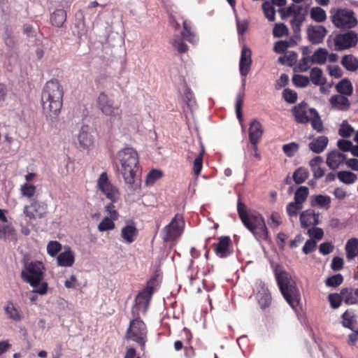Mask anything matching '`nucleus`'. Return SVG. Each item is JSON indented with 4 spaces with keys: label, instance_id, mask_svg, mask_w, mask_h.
<instances>
[{
    "label": "nucleus",
    "instance_id": "nucleus-56",
    "mask_svg": "<svg viewBox=\"0 0 358 358\" xmlns=\"http://www.w3.org/2000/svg\"><path fill=\"white\" fill-rule=\"evenodd\" d=\"M303 208V204L299 205L296 201H292L287 206L286 210L289 217H296L298 211Z\"/></svg>",
    "mask_w": 358,
    "mask_h": 358
},
{
    "label": "nucleus",
    "instance_id": "nucleus-9",
    "mask_svg": "<svg viewBox=\"0 0 358 358\" xmlns=\"http://www.w3.org/2000/svg\"><path fill=\"white\" fill-rule=\"evenodd\" d=\"M156 278H152L148 282L147 286L136 296L135 305L131 309L133 317L139 316V312L145 313L149 306L150 299L154 292V287L156 285Z\"/></svg>",
    "mask_w": 358,
    "mask_h": 358
},
{
    "label": "nucleus",
    "instance_id": "nucleus-61",
    "mask_svg": "<svg viewBox=\"0 0 358 358\" xmlns=\"http://www.w3.org/2000/svg\"><path fill=\"white\" fill-rule=\"evenodd\" d=\"M311 57H303L299 62V69L301 72L307 71L312 64Z\"/></svg>",
    "mask_w": 358,
    "mask_h": 358
},
{
    "label": "nucleus",
    "instance_id": "nucleus-51",
    "mask_svg": "<svg viewBox=\"0 0 358 358\" xmlns=\"http://www.w3.org/2000/svg\"><path fill=\"white\" fill-rule=\"evenodd\" d=\"M292 83L296 87L303 88L308 85L310 79L306 76L296 74L292 77Z\"/></svg>",
    "mask_w": 358,
    "mask_h": 358
},
{
    "label": "nucleus",
    "instance_id": "nucleus-37",
    "mask_svg": "<svg viewBox=\"0 0 358 358\" xmlns=\"http://www.w3.org/2000/svg\"><path fill=\"white\" fill-rule=\"evenodd\" d=\"M309 79L313 84L317 86H323L326 83V79L323 77L322 71L319 67L311 69Z\"/></svg>",
    "mask_w": 358,
    "mask_h": 358
},
{
    "label": "nucleus",
    "instance_id": "nucleus-28",
    "mask_svg": "<svg viewBox=\"0 0 358 358\" xmlns=\"http://www.w3.org/2000/svg\"><path fill=\"white\" fill-rule=\"evenodd\" d=\"M0 238L17 241V232L11 223L0 224Z\"/></svg>",
    "mask_w": 358,
    "mask_h": 358
},
{
    "label": "nucleus",
    "instance_id": "nucleus-54",
    "mask_svg": "<svg viewBox=\"0 0 358 358\" xmlns=\"http://www.w3.org/2000/svg\"><path fill=\"white\" fill-rule=\"evenodd\" d=\"M62 250V244L57 241H51L48 243L47 252L51 257H55Z\"/></svg>",
    "mask_w": 358,
    "mask_h": 358
},
{
    "label": "nucleus",
    "instance_id": "nucleus-41",
    "mask_svg": "<svg viewBox=\"0 0 358 358\" xmlns=\"http://www.w3.org/2000/svg\"><path fill=\"white\" fill-rule=\"evenodd\" d=\"M328 55L326 48H318L311 56V61L313 64H323L325 63Z\"/></svg>",
    "mask_w": 358,
    "mask_h": 358
},
{
    "label": "nucleus",
    "instance_id": "nucleus-10",
    "mask_svg": "<svg viewBox=\"0 0 358 358\" xmlns=\"http://www.w3.org/2000/svg\"><path fill=\"white\" fill-rule=\"evenodd\" d=\"M182 25L183 31L180 33V36H174L171 41L173 47L177 50L179 53H185L188 50V47L184 43L183 38L192 44H196L198 41L197 36L193 31H192L191 23L187 20H184L182 22Z\"/></svg>",
    "mask_w": 358,
    "mask_h": 358
},
{
    "label": "nucleus",
    "instance_id": "nucleus-1",
    "mask_svg": "<svg viewBox=\"0 0 358 358\" xmlns=\"http://www.w3.org/2000/svg\"><path fill=\"white\" fill-rule=\"evenodd\" d=\"M64 92L59 82L56 79L48 81L41 93V103L45 115L55 119L62 107Z\"/></svg>",
    "mask_w": 358,
    "mask_h": 358
},
{
    "label": "nucleus",
    "instance_id": "nucleus-26",
    "mask_svg": "<svg viewBox=\"0 0 358 358\" xmlns=\"http://www.w3.org/2000/svg\"><path fill=\"white\" fill-rule=\"evenodd\" d=\"M329 102L333 108L339 110H347L350 107V103L347 96L343 94L331 96Z\"/></svg>",
    "mask_w": 358,
    "mask_h": 358
},
{
    "label": "nucleus",
    "instance_id": "nucleus-6",
    "mask_svg": "<svg viewBox=\"0 0 358 358\" xmlns=\"http://www.w3.org/2000/svg\"><path fill=\"white\" fill-rule=\"evenodd\" d=\"M148 329L144 322L139 316L134 317L130 321L129 326L125 334L127 340L138 343L141 348H144L147 342Z\"/></svg>",
    "mask_w": 358,
    "mask_h": 358
},
{
    "label": "nucleus",
    "instance_id": "nucleus-63",
    "mask_svg": "<svg viewBox=\"0 0 358 358\" xmlns=\"http://www.w3.org/2000/svg\"><path fill=\"white\" fill-rule=\"evenodd\" d=\"M353 144L349 140L340 139L337 141V147L343 152H351Z\"/></svg>",
    "mask_w": 358,
    "mask_h": 358
},
{
    "label": "nucleus",
    "instance_id": "nucleus-33",
    "mask_svg": "<svg viewBox=\"0 0 358 358\" xmlns=\"http://www.w3.org/2000/svg\"><path fill=\"white\" fill-rule=\"evenodd\" d=\"M309 113L311 116L309 122L311 124L312 128L317 131V132L322 133L324 131V126L318 112L314 108H309Z\"/></svg>",
    "mask_w": 358,
    "mask_h": 358
},
{
    "label": "nucleus",
    "instance_id": "nucleus-58",
    "mask_svg": "<svg viewBox=\"0 0 358 358\" xmlns=\"http://www.w3.org/2000/svg\"><path fill=\"white\" fill-rule=\"evenodd\" d=\"M20 190L22 196L31 198L35 194L36 186L26 182L21 186Z\"/></svg>",
    "mask_w": 358,
    "mask_h": 358
},
{
    "label": "nucleus",
    "instance_id": "nucleus-53",
    "mask_svg": "<svg viewBox=\"0 0 358 358\" xmlns=\"http://www.w3.org/2000/svg\"><path fill=\"white\" fill-rule=\"evenodd\" d=\"M113 220L111 217H105L99 224L98 230L99 231H106L113 229L115 228Z\"/></svg>",
    "mask_w": 358,
    "mask_h": 358
},
{
    "label": "nucleus",
    "instance_id": "nucleus-46",
    "mask_svg": "<svg viewBox=\"0 0 358 358\" xmlns=\"http://www.w3.org/2000/svg\"><path fill=\"white\" fill-rule=\"evenodd\" d=\"M274 5L268 1H266L262 4V9L264 10L265 17L270 22H273L275 19V10Z\"/></svg>",
    "mask_w": 358,
    "mask_h": 358
},
{
    "label": "nucleus",
    "instance_id": "nucleus-45",
    "mask_svg": "<svg viewBox=\"0 0 358 358\" xmlns=\"http://www.w3.org/2000/svg\"><path fill=\"white\" fill-rule=\"evenodd\" d=\"M331 197L327 195L318 194L315 196L312 201V205L316 204L320 208L328 209L330 207Z\"/></svg>",
    "mask_w": 358,
    "mask_h": 358
},
{
    "label": "nucleus",
    "instance_id": "nucleus-38",
    "mask_svg": "<svg viewBox=\"0 0 358 358\" xmlns=\"http://www.w3.org/2000/svg\"><path fill=\"white\" fill-rule=\"evenodd\" d=\"M336 90L340 94L350 96L353 92V86L348 78H344L336 84Z\"/></svg>",
    "mask_w": 358,
    "mask_h": 358
},
{
    "label": "nucleus",
    "instance_id": "nucleus-14",
    "mask_svg": "<svg viewBox=\"0 0 358 358\" xmlns=\"http://www.w3.org/2000/svg\"><path fill=\"white\" fill-rule=\"evenodd\" d=\"M99 189L112 202H116L120 197L118 189L109 181L107 173L103 172L97 181Z\"/></svg>",
    "mask_w": 358,
    "mask_h": 358
},
{
    "label": "nucleus",
    "instance_id": "nucleus-2",
    "mask_svg": "<svg viewBox=\"0 0 358 358\" xmlns=\"http://www.w3.org/2000/svg\"><path fill=\"white\" fill-rule=\"evenodd\" d=\"M237 211L239 217L245 226L259 242L268 239V231L262 215L257 212H248L238 195Z\"/></svg>",
    "mask_w": 358,
    "mask_h": 358
},
{
    "label": "nucleus",
    "instance_id": "nucleus-40",
    "mask_svg": "<svg viewBox=\"0 0 358 358\" xmlns=\"http://www.w3.org/2000/svg\"><path fill=\"white\" fill-rule=\"evenodd\" d=\"M343 320L342 324L344 327L354 331L355 329V324L356 322L355 315L352 310H347L341 315Z\"/></svg>",
    "mask_w": 358,
    "mask_h": 358
},
{
    "label": "nucleus",
    "instance_id": "nucleus-35",
    "mask_svg": "<svg viewBox=\"0 0 358 358\" xmlns=\"http://www.w3.org/2000/svg\"><path fill=\"white\" fill-rule=\"evenodd\" d=\"M341 64L347 71L355 72L358 69V59L353 55H345L342 57Z\"/></svg>",
    "mask_w": 358,
    "mask_h": 358
},
{
    "label": "nucleus",
    "instance_id": "nucleus-30",
    "mask_svg": "<svg viewBox=\"0 0 358 358\" xmlns=\"http://www.w3.org/2000/svg\"><path fill=\"white\" fill-rule=\"evenodd\" d=\"M78 141L80 148L85 149L93 143L92 135L88 132V126L84 125L81 127L78 134Z\"/></svg>",
    "mask_w": 358,
    "mask_h": 358
},
{
    "label": "nucleus",
    "instance_id": "nucleus-34",
    "mask_svg": "<svg viewBox=\"0 0 358 358\" xmlns=\"http://www.w3.org/2000/svg\"><path fill=\"white\" fill-rule=\"evenodd\" d=\"M3 308L7 316L10 320L19 322L22 319V313L15 306L12 301H7Z\"/></svg>",
    "mask_w": 358,
    "mask_h": 358
},
{
    "label": "nucleus",
    "instance_id": "nucleus-62",
    "mask_svg": "<svg viewBox=\"0 0 358 358\" xmlns=\"http://www.w3.org/2000/svg\"><path fill=\"white\" fill-rule=\"evenodd\" d=\"M162 172L157 169H153L149 172L146 178L148 185L153 184L157 180L162 177Z\"/></svg>",
    "mask_w": 358,
    "mask_h": 358
},
{
    "label": "nucleus",
    "instance_id": "nucleus-42",
    "mask_svg": "<svg viewBox=\"0 0 358 358\" xmlns=\"http://www.w3.org/2000/svg\"><path fill=\"white\" fill-rule=\"evenodd\" d=\"M310 18L316 22H323L327 19V14L325 10L318 6L313 7L310 11Z\"/></svg>",
    "mask_w": 358,
    "mask_h": 358
},
{
    "label": "nucleus",
    "instance_id": "nucleus-7",
    "mask_svg": "<svg viewBox=\"0 0 358 358\" xmlns=\"http://www.w3.org/2000/svg\"><path fill=\"white\" fill-rule=\"evenodd\" d=\"M45 266L40 261H33L24 264V268L21 272L22 279L32 287H36L43 280Z\"/></svg>",
    "mask_w": 358,
    "mask_h": 358
},
{
    "label": "nucleus",
    "instance_id": "nucleus-49",
    "mask_svg": "<svg viewBox=\"0 0 358 358\" xmlns=\"http://www.w3.org/2000/svg\"><path fill=\"white\" fill-rule=\"evenodd\" d=\"M289 29L284 23H276L273 29V35L275 38L287 36Z\"/></svg>",
    "mask_w": 358,
    "mask_h": 358
},
{
    "label": "nucleus",
    "instance_id": "nucleus-12",
    "mask_svg": "<svg viewBox=\"0 0 358 358\" xmlns=\"http://www.w3.org/2000/svg\"><path fill=\"white\" fill-rule=\"evenodd\" d=\"M358 43V34L352 30L338 34L334 38V48L336 51H343L355 47Z\"/></svg>",
    "mask_w": 358,
    "mask_h": 358
},
{
    "label": "nucleus",
    "instance_id": "nucleus-17",
    "mask_svg": "<svg viewBox=\"0 0 358 358\" xmlns=\"http://www.w3.org/2000/svg\"><path fill=\"white\" fill-rule=\"evenodd\" d=\"M327 34V29L322 25H309L306 29L307 38L313 45L321 43Z\"/></svg>",
    "mask_w": 358,
    "mask_h": 358
},
{
    "label": "nucleus",
    "instance_id": "nucleus-47",
    "mask_svg": "<svg viewBox=\"0 0 358 358\" xmlns=\"http://www.w3.org/2000/svg\"><path fill=\"white\" fill-rule=\"evenodd\" d=\"M309 194V189L306 186L299 187L294 194V201L299 203V205L306 200Z\"/></svg>",
    "mask_w": 358,
    "mask_h": 358
},
{
    "label": "nucleus",
    "instance_id": "nucleus-29",
    "mask_svg": "<svg viewBox=\"0 0 358 358\" xmlns=\"http://www.w3.org/2000/svg\"><path fill=\"white\" fill-rule=\"evenodd\" d=\"M343 301L348 305L358 303V288L345 287L341 290Z\"/></svg>",
    "mask_w": 358,
    "mask_h": 358
},
{
    "label": "nucleus",
    "instance_id": "nucleus-52",
    "mask_svg": "<svg viewBox=\"0 0 358 358\" xmlns=\"http://www.w3.org/2000/svg\"><path fill=\"white\" fill-rule=\"evenodd\" d=\"M299 149V145L295 142H292L282 145V151L288 157H293Z\"/></svg>",
    "mask_w": 358,
    "mask_h": 358
},
{
    "label": "nucleus",
    "instance_id": "nucleus-32",
    "mask_svg": "<svg viewBox=\"0 0 358 358\" xmlns=\"http://www.w3.org/2000/svg\"><path fill=\"white\" fill-rule=\"evenodd\" d=\"M323 159L320 156H315L309 162L311 171L315 179L321 178L324 176V170L321 167Z\"/></svg>",
    "mask_w": 358,
    "mask_h": 358
},
{
    "label": "nucleus",
    "instance_id": "nucleus-48",
    "mask_svg": "<svg viewBox=\"0 0 358 358\" xmlns=\"http://www.w3.org/2000/svg\"><path fill=\"white\" fill-rule=\"evenodd\" d=\"M298 55L296 52L292 51L288 55L281 56L278 58V62L282 64H285L288 66L294 65L297 60Z\"/></svg>",
    "mask_w": 358,
    "mask_h": 358
},
{
    "label": "nucleus",
    "instance_id": "nucleus-11",
    "mask_svg": "<svg viewBox=\"0 0 358 358\" xmlns=\"http://www.w3.org/2000/svg\"><path fill=\"white\" fill-rule=\"evenodd\" d=\"M185 224L183 215L179 213L176 214L169 224L163 229L164 241L168 242L178 238L183 233Z\"/></svg>",
    "mask_w": 358,
    "mask_h": 358
},
{
    "label": "nucleus",
    "instance_id": "nucleus-13",
    "mask_svg": "<svg viewBox=\"0 0 358 358\" xmlns=\"http://www.w3.org/2000/svg\"><path fill=\"white\" fill-rule=\"evenodd\" d=\"M96 103L99 109L105 115L110 116L114 119L120 118L122 111L120 107L114 106L113 100L109 99L105 93L102 92L99 94Z\"/></svg>",
    "mask_w": 358,
    "mask_h": 358
},
{
    "label": "nucleus",
    "instance_id": "nucleus-18",
    "mask_svg": "<svg viewBox=\"0 0 358 358\" xmlns=\"http://www.w3.org/2000/svg\"><path fill=\"white\" fill-rule=\"evenodd\" d=\"M251 55V50L246 46H243L241 50L239 62V71L241 76L243 77H246L250 71V66L252 64Z\"/></svg>",
    "mask_w": 358,
    "mask_h": 358
},
{
    "label": "nucleus",
    "instance_id": "nucleus-64",
    "mask_svg": "<svg viewBox=\"0 0 358 358\" xmlns=\"http://www.w3.org/2000/svg\"><path fill=\"white\" fill-rule=\"evenodd\" d=\"M269 225L272 228H278L281 224V217L278 212H273L270 216Z\"/></svg>",
    "mask_w": 358,
    "mask_h": 358
},
{
    "label": "nucleus",
    "instance_id": "nucleus-43",
    "mask_svg": "<svg viewBox=\"0 0 358 358\" xmlns=\"http://www.w3.org/2000/svg\"><path fill=\"white\" fill-rule=\"evenodd\" d=\"M337 177L341 182L347 185L353 184L357 179V174L348 171L338 172Z\"/></svg>",
    "mask_w": 358,
    "mask_h": 358
},
{
    "label": "nucleus",
    "instance_id": "nucleus-20",
    "mask_svg": "<svg viewBox=\"0 0 358 358\" xmlns=\"http://www.w3.org/2000/svg\"><path fill=\"white\" fill-rule=\"evenodd\" d=\"M292 112L295 117V120L300 124H306L309 122L310 117H311L309 113L308 104L302 101L300 103L294 106Z\"/></svg>",
    "mask_w": 358,
    "mask_h": 358
},
{
    "label": "nucleus",
    "instance_id": "nucleus-19",
    "mask_svg": "<svg viewBox=\"0 0 358 358\" xmlns=\"http://www.w3.org/2000/svg\"><path fill=\"white\" fill-rule=\"evenodd\" d=\"M346 159V155L335 149L327 154L326 163L330 169L336 171L341 164L345 163Z\"/></svg>",
    "mask_w": 358,
    "mask_h": 358
},
{
    "label": "nucleus",
    "instance_id": "nucleus-59",
    "mask_svg": "<svg viewBox=\"0 0 358 358\" xmlns=\"http://www.w3.org/2000/svg\"><path fill=\"white\" fill-rule=\"evenodd\" d=\"M282 96L285 100L289 103H294L297 100L296 92L289 88H286L283 90Z\"/></svg>",
    "mask_w": 358,
    "mask_h": 358
},
{
    "label": "nucleus",
    "instance_id": "nucleus-31",
    "mask_svg": "<svg viewBox=\"0 0 358 358\" xmlns=\"http://www.w3.org/2000/svg\"><path fill=\"white\" fill-rule=\"evenodd\" d=\"M245 78H243L241 81V87L239 89L236 99V113L237 118L241 122L243 118L242 107L243 104V100L245 96Z\"/></svg>",
    "mask_w": 358,
    "mask_h": 358
},
{
    "label": "nucleus",
    "instance_id": "nucleus-4",
    "mask_svg": "<svg viewBox=\"0 0 358 358\" xmlns=\"http://www.w3.org/2000/svg\"><path fill=\"white\" fill-rule=\"evenodd\" d=\"M117 159L121 165V174L129 187H132L138 170V156L137 152L131 147H126L118 151Z\"/></svg>",
    "mask_w": 358,
    "mask_h": 358
},
{
    "label": "nucleus",
    "instance_id": "nucleus-22",
    "mask_svg": "<svg viewBox=\"0 0 358 358\" xmlns=\"http://www.w3.org/2000/svg\"><path fill=\"white\" fill-rule=\"evenodd\" d=\"M231 241L229 236H221L215 245V253L220 258H226L231 254L229 246Z\"/></svg>",
    "mask_w": 358,
    "mask_h": 358
},
{
    "label": "nucleus",
    "instance_id": "nucleus-3",
    "mask_svg": "<svg viewBox=\"0 0 358 358\" xmlns=\"http://www.w3.org/2000/svg\"><path fill=\"white\" fill-rule=\"evenodd\" d=\"M273 273L284 299L294 310H296L299 303L300 293L291 275L280 264H276L273 267Z\"/></svg>",
    "mask_w": 358,
    "mask_h": 358
},
{
    "label": "nucleus",
    "instance_id": "nucleus-5",
    "mask_svg": "<svg viewBox=\"0 0 358 358\" xmlns=\"http://www.w3.org/2000/svg\"><path fill=\"white\" fill-rule=\"evenodd\" d=\"M282 20L292 16L289 24L295 37H299L301 35V25L306 19L308 14V6L296 5L291 3L286 8L278 10Z\"/></svg>",
    "mask_w": 358,
    "mask_h": 358
},
{
    "label": "nucleus",
    "instance_id": "nucleus-25",
    "mask_svg": "<svg viewBox=\"0 0 358 358\" xmlns=\"http://www.w3.org/2000/svg\"><path fill=\"white\" fill-rule=\"evenodd\" d=\"M329 139L325 136H320L314 138L308 144V148L315 154L322 153L327 148Z\"/></svg>",
    "mask_w": 358,
    "mask_h": 358
},
{
    "label": "nucleus",
    "instance_id": "nucleus-24",
    "mask_svg": "<svg viewBox=\"0 0 358 358\" xmlns=\"http://www.w3.org/2000/svg\"><path fill=\"white\" fill-rule=\"evenodd\" d=\"M262 134L263 129L261 123L257 120H253L249 128V139L251 144L255 145L257 144Z\"/></svg>",
    "mask_w": 358,
    "mask_h": 358
},
{
    "label": "nucleus",
    "instance_id": "nucleus-27",
    "mask_svg": "<svg viewBox=\"0 0 358 358\" xmlns=\"http://www.w3.org/2000/svg\"><path fill=\"white\" fill-rule=\"evenodd\" d=\"M75 262L74 254L70 248L59 253L57 257V262L59 266L70 267Z\"/></svg>",
    "mask_w": 358,
    "mask_h": 358
},
{
    "label": "nucleus",
    "instance_id": "nucleus-23",
    "mask_svg": "<svg viewBox=\"0 0 358 358\" xmlns=\"http://www.w3.org/2000/svg\"><path fill=\"white\" fill-rule=\"evenodd\" d=\"M127 224L121 230V237L127 243H133L138 236L136 224L131 220L127 221Z\"/></svg>",
    "mask_w": 358,
    "mask_h": 358
},
{
    "label": "nucleus",
    "instance_id": "nucleus-60",
    "mask_svg": "<svg viewBox=\"0 0 358 358\" xmlns=\"http://www.w3.org/2000/svg\"><path fill=\"white\" fill-rule=\"evenodd\" d=\"M203 167V153L199 154L194 161L193 166V171L196 176H199L201 171Z\"/></svg>",
    "mask_w": 358,
    "mask_h": 358
},
{
    "label": "nucleus",
    "instance_id": "nucleus-15",
    "mask_svg": "<svg viewBox=\"0 0 358 358\" xmlns=\"http://www.w3.org/2000/svg\"><path fill=\"white\" fill-rule=\"evenodd\" d=\"M254 291L256 292V299L262 309H266L271 303V295L265 283L262 280H257Z\"/></svg>",
    "mask_w": 358,
    "mask_h": 358
},
{
    "label": "nucleus",
    "instance_id": "nucleus-50",
    "mask_svg": "<svg viewBox=\"0 0 358 358\" xmlns=\"http://www.w3.org/2000/svg\"><path fill=\"white\" fill-rule=\"evenodd\" d=\"M354 132V128L348 124L346 120H344L338 129V134L343 138H350Z\"/></svg>",
    "mask_w": 358,
    "mask_h": 358
},
{
    "label": "nucleus",
    "instance_id": "nucleus-8",
    "mask_svg": "<svg viewBox=\"0 0 358 358\" xmlns=\"http://www.w3.org/2000/svg\"><path fill=\"white\" fill-rule=\"evenodd\" d=\"M331 22L336 27L352 29L355 27L358 21L352 10L348 8L331 9Z\"/></svg>",
    "mask_w": 358,
    "mask_h": 358
},
{
    "label": "nucleus",
    "instance_id": "nucleus-36",
    "mask_svg": "<svg viewBox=\"0 0 358 358\" xmlns=\"http://www.w3.org/2000/svg\"><path fill=\"white\" fill-rule=\"evenodd\" d=\"M66 20V13L64 9H56L50 15L52 24L57 27H62Z\"/></svg>",
    "mask_w": 358,
    "mask_h": 358
},
{
    "label": "nucleus",
    "instance_id": "nucleus-57",
    "mask_svg": "<svg viewBox=\"0 0 358 358\" xmlns=\"http://www.w3.org/2000/svg\"><path fill=\"white\" fill-rule=\"evenodd\" d=\"M328 299L331 307L334 309L338 308L341 306L342 301H343V296L341 294V293L329 294L328 296Z\"/></svg>",
    "mask_w": 358,
    "mask_h": 358
},
{
    "label": "nucleus",
    "instance_id": "nucleus-39",
    "mask_svg": "<svg viewBox=\"0 0 358 358\" xmlns=\"http://www.w3.org/2000/svg\"><path fill=\"white\" fill-rule=\"evenodd\" d=\"M345 251L348 259H354L358 253V239L355 238L349 239L345 245Z\"/></svg>",
    "mask_w": 358,
    "mask_h": 358
},
{
    "label": "nucleus",
    "instance_id": "nucleus-44",
    "mask_svg": "<svg viewBox=\"0 0 358 358\" xmlns=\"http://www.w3.org/2000/svg\"><path fill=\"white\" fill-rule=\"evenodd\" d=\"M309 176V172L306 168L299 167L294 173L292 178L296 184L304 182Z\"/></svg>",
    "mask_w": 358,
    "mask_h": 358
},
{
    "label": "nucleus",
    "instance_id": "nucleus-16",
    "mask_svg": "<svg viewBox=\"0 0 358 358\" xmlns=\"http://www.w3.org/2000/svg\"><path fill=\"white\" fill-rule=\"evenodd\" d=\"M24 213L29 220L41 219L47 212V205L43 202L34 201L31 205L25 206Z\"/></svg>",
    "mask_w": 358,
    "mask_h": 358
},
{
    "label": "nucleus",
    "instance_id": "nucleus-55",
    "mask_svg": "<svg viewBox=\"0 0 358 358\" xmlns=\"http://www.w3.org/2000/svg\"><path fill=\"white\" fill-rule=\"evenodd\" d=\"M343 281V275L340 273L335 274L327 278L325 284L327 287H336Z\"/></svg>",
    "mask_w": 358,
    "mask_h": 358
},
{
    "label": "nucleus",
    "instance_id": "nucleus-21",
    "mask_svg": "<svg viewBox=\"0 0 358 358\" xmlns=\"http://www.w3.org/2000/svg\"><path fill=\"white\" fill-rule=\"evenodd\" d=\"M299 220L303 229L310 225L316 226L319 224V214H316L313 209H308L301 213Z\"/></svg>",
    "mask_w": 358,
    "mask_h": 358
}]
</instances>
